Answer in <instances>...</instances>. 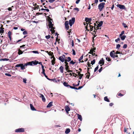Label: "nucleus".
<instances>
[{
    "label": "nucleus",
    "instance_id": "1",
    "mask_svg": "<svg viewBox=\"0 0 134 134\" xmlns=\"http://www.w3.org/2000/svg\"><path fill=\"white\" fill-rule=\"evenodd\" d=\"M52 20V19H50V20L48 21V25L49 28L51 29H50V31L53 33H54L55 32V31L54 30L55 28L53 27V25L52 24V23L51 21V20Z\"/></svg>",
    "mask_w": 134,
    "mask_h": 134
},
{
    "label": "nucleus",
    "instance_id": "2",
    "mask_svg": "<svg viewBox=\"0 0 134 134\" xmlns=\"http://www.w3.org/2000/svg\"><path fill=\"white\" fill-rule=\"evenodd\" d=\"M20 67L21 70H23L26 67V66L25 65V63H20L16 64L15 66V68Z\"/></svg>",
    "mask_w": 134,
    "mask_h": 134
},
{
    "label": "nucleus",
    "instance_id": "3",
    "mask_svg": "<svg viewBox=\"0 0 134 134\" xmlns=\"http://www.w3.org/2000/svg\"><path fill=\"white\" fill-rule=\"evenodd\" d=\"M80 81H78L77 84L76 85L74 83H73L72 85L74 86H71L69 85V88H70L71 89H74L75 90H76V87H75L79 86L80 85Z\"/></svg>",
    "mask_w": 134,
    "mask_h": 134
},
{
    "label": "nucleus",
    "instance_id": "4",
    "mask_svg": "<svg viewBox=\"0 0 134 134\" xmlns=\"http://www.w3.org/2000/svg\"><path fill=\"white\" fill-rule=\"evenodd\" d=\"M94 26H92L90 25V24H87V27H90V30L91 31H92L93 30V28H94V30L96 29V26H97V25H96V24L95 23H94Z\"/></svg>",
    "mask_w": 134,
    "mask_h": 134
},
{
    "label": "nucleus",
    "instance_id": "5",
    "mask_svg": "<svg viewBox=\"0 0 134 134\" xmlns=\"http://www.w3.org/2000/svg\"><path fill=\"white\" fill-rule=\"evenodd\" d=\"M75 20V18L74 17L72 18L71 19L69 20V24L70 26H71L74 23Z\"/></svg>",
    "mask_w": 134,
    "mask_h": 134
},
{
    "label": "nucleus",
    "instance_id": "6",
    "mask_svg": "<svg viewBox=\"0 0 134 134\" xmlns=\"http://www.w3.org/2000/svg\"><path fill=\"white\" fill-rule=\"evenodd\" d=\"M24 129L23 128H20L16 129L15 130L16 132H22L24 131Z\"/></svg>",
    "mask_w": 134,
    "mask_h": 134
},
{
    "label": "nucleus",
    "instance_id": "7",
    "mask_svg": "<svg viewBox=\"0 0 134 134\" xmlns=\"http://www.w3.org/2000/svg\"><path fill=\"white\" fill-rule=\"evenodd\" d=\"M103 23V21H101L99 24H97L98 26H97L96 27V30H100L101 28H99V27L102 26Z\"/></svg>",
    "mask_w": 134,
    "mask_h": 134
},
{
    "label": "nucleus",
    "instance_id": "8",
    "mask_svg": "<svg viewBox=\"0 0 134 134\" xmlns=\"http://www.w3.org/2000/svg\"><path fill=\"white\" fill-rule=\"evenodd\" d=\"M69 23L68 21H66L65 23V28L67 30H68L69 29Z\"/></svg>",
    "mask_w": 134,
    "mask_h": 134
},
{
    "label": "nucleus",
    "instance_id": "9",
    "mask_svg": "<svg viewBox=\"0 0 134 134\" xmlns=\"http://www.w3.org/2000/svg\"><path fill=\"white\" fill-rule=\"evenodd\" d=\"M115 51H111L110 52V57L113 59L114 58V56L115 55Z\"/></svg>",
    "mask_w": 134,
    "mask_h": 134
},
{
    "label": "nucleus",
    "instance_id": "10",
    "mask_svg": "<svg viewBox=\"0 0 134 134\" xmlns=\"http://www.w3.org/2000/svg\"><path fill=\"white\" fill-rule=\"evenodd\" d=\"M105 4L104 2H102L100 3L98 5L99 8H103L104 7Z\"/></svg>",
    "mask_w": 134,
    "mask_h": 134
},
{
    "label": "nucleus",
    "instance_id": "11",
    "mask_svg": "<svg viewBox=\"0 0 134 134\" xmlns=\"http://www.w3.org/2000/svg\"><path fill=\"white\" fill-rule=\"evenodd\" d=\"M70 108L68 106L66 105L65 107V110L66 113H69V111L70 110Z\"/></svg>",
    "mask_w": 134,
    "mask_h": 134
},
{
    "label": "nucleus",
    "instance_id": "12",
    "mask_svg": "<svg viewBox=\"0 0 134 134\" xmlns=\"http://www.w3.org/2000/svg\"><path fill=\"white\" fill-rule=\"evenodd\" d=\"M40 97L42 98V100L43 102H45L46 99L43 94H40Z\"/></svg>",
    "mask_w": 134,
    "mask_h": 134
},
{
    "label": "nucleus",
    "instance_id": "13",
    "mask_svg": "<svg viewBox=\"0 0 134 134\" xmlns=\"http://www.w3.org/2000/svg\"><path fill=\"white\" fill-rule=\"evenodd\" d=\"M69 44L71 43V46L72 47H73L74 46V43L73 40L71 39L70 38L69 40Z\"/></svg>",
    "mask_w": 134,
    "mask_h": 134
},
{
    "label": "nucleus",
    "instance_id": "14",
    "mask_svg": "<svg viewBox=\"0 0 134 134\" xmlns=\"http://www.w3.org/2000/svg\"><path fill=\"white\" fill-rule=\"evenodd\" d=\"M59 59L60 61L62 62H63L65 61V59H64L63 57L62 56H60L59 57Z\"/></svg>",
    "mask_w": 134,
    "mask_h": 134
},
{
    "label": "nucleus",
    "instance_id": "15",
    "mask_svg": "<svg viewBox=\"0 0 134 134\" xmlns=\"http://www.w3.org/2000/svg\"><path fill=\"white\" fill-rule=\"evenodd\" d=\"M30 106L31 109V110L32 111L36 110V109H35V108H34L33 105L31 104H30Z\"/></svg>",
    "mask_w": 134,
    "mask_h": 134
},
{
    "label": "nucleus",
    "instance_id": "16",
    "mask_svg": "<svg viewBox=\"0 0 134 134\" xmlns=\"http://www.w3.org/2000/svg\"><path fill=\"white\" fill-rule=\"evenodd\" d=\"M117 7L120 8H125V6L123 5H121L120 4H118L117 5Z\"/></svg>",
    "mask_w": 134,
    "mask_h": 134
},
{
    "label": "nucleus",
    "instance_id": "17",
    "mask_svg": "<svg viewBox=\"0 0 134 134\" xmlns=\"http://www.w3.org/2000/svg\"><path fill=\"white\" fill-rule=\"evenodd\" d=\"M25 65L26 66L30 65V66H32L33 65V64L32 63V61L30 62H29L26 63H25Z\"/></svg>",
    "mask_w": 134,
    "mask_h": 134
},
{
    "label": "nucleus",
    "instance_id": "18",
    "mask_svg": "<svg viewBox=\"0 0 134 134\" xmlns=\"http://www.w3.org/2000/svg\"><path fill=\"white\" fill-rule=\"evenodd\" d=\"M63 84L66 87H67L68 88H69V85L68 84V82H64L63 83Z\"/></svg>",
    "mask_w": 134,
    "mask_h": 134
},
{
    "label": "nucleus",
    "instance_id": "19",
    "mask_svg": "<svg viewBox=\"0 0 134 134\" xmlns=\"http://www.w3.org/2000/svg\"><path fill=\"white\" fill-rule=\"evenodd\" d=\"M92 20L91 18H85V21L87 22H90Z\"/></svg>",
    "mask_w": 134,
    "mask_h": 134
},
{
    "label": "nucleus",
    "instance_id": "20",
    "mask_svg": "<svg viewBox=\"0 0 134 134\" xmlns=\"http://www.w3.org/2000/svg\"><path fill=\"white\" fill-rule=\"evenodd\" d=\"M60 72L62 73L63 72L64 67L63 66H61L59 68Z\"/></svg>",
    "mask_w": 134,
    "mask_h": 134
},
{
    "label": "nucleus",
    "instance_id": "21",
    "mask_svg": "<svg viewBox=\"0 0 134 134\" xmlns=\"http://www.w3.org/2000/svg\"><path fill=\"white\" fill-rule=\"evenodd\" d=\"M119 37L122 40H124L126 37V36L125 35L122 36H120Z\"/></svg>",
    "mask_w": 134,
    "mask_h": 134
},
{
    "label": "nucleus",
    "instance_id": "22",
    "mask_svg": "<svg viewBox=\"0 0 134 134\" xmlns=\"http://www.w3.org/2000/svg\"><path fill=\"white\" fill-rule=\"evenodd\" d=\"M53 102H50L47 106V108H49L52 106Z\"/></svg>",
    "mask_w": 134,
    "mask_h": 134
},
{
    "label": "nucleus",
    "instance_id": "23",
    "mask_svg": "<svg viewBox=\"0 0 134 134\" xmlns=\"http://www.w3.org/2000/svg\"><path fill=\"white\" fill-rule=\"evenodd\" d=\"M77 115L78 119L80 120V121H82V118L81 115H80L79 114H77Z\"/></svg>",
    "mask_w": 134,
    "mask_h": 134
},
{
    "label": "nucleus",
    "instance_id": "24",
    "mask_svg": "<svg viewBox=\"0 0 134 134\" xmlns=\"http://www.w3.org/2000/svg\"><path fill=\"white\" fill-rule=\"evenodd\" d=\"M70 129L69 128H67L66 129V130L65 131V133L66 134H68L70 132Z\"/></svg>",
    "mask_w": 134,
    "mask_h": 134
},
{
    "label": "nucleus",
    "instance_id": "25",
    "mask_svg": "<svg viewBox=\"0 0 134 134\" xmlns=\"http://www.w3.org/2000/svg\"><path fill=\"white\" fill-rule=\"evenodd\" d=\"M32 62L33 64L34 65H37L39 63V62L38 61H37L35 60V61H32Z\"/></svg>",
    "mask_w": 134,
    "mask_h": 134
},
{
    "label": "nucleus",
    "instance_id": "26",
    "mask_svg": "<svg viewBox=\"0 0 134 134\" xmlns=\"http://www.w3.org/2000/svg\"><path fill=\"white\" fill-rule=\"evenodd\" d=\"M71 60V58L70 57H67V59L65 60V61H66L67 62H69Z\"/></svg>",
    "mask_w": 134,
    "mask_h": 134
},
{
    "label": "nucleus",
    "instance_id": "27",
    "mask_svg": "<svg viewBox=\"0 0 134 134\" xmlns=\"http://www.w3.org/2000/svg\"><path fill=\"white\" fill-rule=\"evenodd\" d=\"M104 100L108 102H109L110 101L108 98L107 96L105 97L104 98Z\"/></svg>",
    "mask_w": 134,
    "mask_h": 134
},
{
    "label": "nucleus",
    "instance_id": "28",
    "mask_svg": "<svg viewBox=\"0 0 134 134\" xmlns=\"http://www.w3.org/2000/svg\"><path fill=\"white\" fill-rule=\"evenodd\" d=\"M24 52V51H22L21 50L19 49L18 52V54L19 55H20V54H22Z\"/></svg>",
    "mask_w": 134,
    "mask_h": 134
},
{
    "label": "nucleus",
    "instance_id": "29",
    "mask_svg": "<svg viewBox=\"0 0 134 134\" xmlns=\"http://www.w3.org/2000/svg\"><path fill=\"white\" fill-rule=\"evenodd\" d=\"M129 129L128 128H126L125 127L124 128V132H125L126 133V134H130V132H128L127 130L128 129Z\"/></svg>",
    "mask_w": 134,
    "mask_h": 134
},
{
    "label": "nucleus",
    "instance_id": "30",
    "mask_svg": "<svg viewBox=\"0 0 134 134\" xmlns=\"http://www.w3.org/2000/svg\"><path fill=\"white\" fill-rule=\"evenodd\" d=\"M83 55L82 54V55L81 56L79 59V63H80L81 62V60L83 59Z\"/></svg>",
    "mask_w": 134,
    "mask_h": 134
},
{
    "label": "nucleus",
    "instance_id": "31",
    "mask_svg": "<svg viewBox=\"0 0 134 134\" xmlns=\"http://www.w3.org/2000/svg\"><path fill=\"white\" fill-rule=\"evenodd\" d=\"M95 59H93L92 61H91V64L92 65H93L95 64Z\"/></svg>",
    "mask_w": 134,
    "mask_h": 134
},
{
    "label": "nucleus",
    "instance_id": "32",
    "mask_svg": "<svg viewBox=\"0 0 134 134\" xmlns=\"http://www.w3.org/2000/svg\"><path fill=\"white\" fill-rule=\"evenodd\" d=\"M42 73L44 75V76H45V77L48 79V80H49V78H48V76L47 75H46L45 73V72H42Z\"/></svg>",
    "mask_w": 134,
    "mask_h": 134
},
{
    "label": "nucleus",
    "instance_id": "33",
    "mask_svg": "<svg viewBox=\"0 0 134 134\" xmlns=\"http://www.w3.org/2000/svg\"><path fill=\"white\" fill-rule=\"evenodd\" d=\"M65 66V69L66 71H67L69 69V65L67 66Z\"/></svg>",
    "mask_w": 134,
    "mask_h": 134
},
{
    "label": "nucleus",
    "instance_id": "34",
    "mask_svg": "<svg viewBox=\"0 0 134 134\" xmlns=\"http://www.w3.org/2000/svg\"><path fill=\"white\" fill-rule=\"evenodd\" d=\"M85 85V84H84L83 86H80L78 88H77L76 87V90H80V89H81V88H82Z\"/></svg>",
    "mask_w": 134,
    "mask_h": 134
},
{
    "label": "nucleus",
    "instance_id": "35",
    "mask_svg": "<svg viewBox=\"0 0 134 134\" xmlns=\"http://www.w3.org/2000/svg\"><path fill=\"white\" fill-rule=\"evenodd\" d=\"M122 25L125 28H126L127 27H128V26L126 25V24L125 23H123L122 24Z\"/></svg>",
    "mask_w": 134,
    "mask_h": 134
},
{
    "label": "nucleus",
    "instance_id": "36",
    "mask_svg": "<svg viewBox=\"0 0 134 134\" xmlns=\"http://www.w3.org/2000/svg\"><path fill=\"white\" fill-rule=\"evenodd\" d=\"M75 62H74L73 60H71L70 62V64H72L74 65L75 63Z\"/></svg>",
    "mask_w": 134,
    "mask_h": 134
},
{
    "label": "nucleus",
    "instance_id": "37",
    "mask_svg": "<svg viewBox=\"0 0 134 134\" xmlns=\"http://www.w3.org/2000/svg\"><path fill=\"white\" fill-rule=\"evenodd\" d=\"M106 59L108 62H110L111 61V59L109 57H107L106 58Z\"/></svg>",
    "mask_w": 134,
    "mask_h": 134
},
{
    "label": "nucleus",
    "instance_id": "38",
    "mask_svg": "<svg viewBox=\"0 0 134 134\" xmlns=\"http://www.w3.org/2000/svg\"><path fill=\"white\" fill-rule=\"evenodd\" d=\"M32 52L35 54H39V52H38V51H32Z\"/></svg>",
    "mask_w": 134,
    "mask_h": 134
},
{
    "label": "nucleus",
    "instance_id": "39",
    "mask_svg": "<svg viewBox=\"0 0 134 134\" xmlns=\"http://www.w3.org/2000/svg\"><path fill=\"white\" fill-rule=\"evenodd\" d=\"M41 67L42 69V72H45V70L44 69V66L43 65H42Z\"/></svg>",
    "mask_w": 134,
    "mask_h": 134
},
{
    "label": "nucleus",
    "instance_id": "40",
    "mask_svg": "<svg viewBox=\"0 0 134 134\" xmlns=\"http://www.w3.org/2000/svg\"><path fill=\"white\" fill-rule=\"evenodd\" d=\"M99 68L98 65L95 68L94 72H96L98 69Z\"/></svg>",
    "mask_w": 134,
    "mask_h": 134
},
{
    "label": "nucleus",
    "instance_id": "41",
    "mask_svg": "<svg viewBox=\"0 0 134 134\" xmlns=\"http://www.w3.org/2000/svg\"><path fill=\"white\" fill-rule=\"evenodd\" d=\"M9 59H7L5 58H3V59H2L1 60H0L1 61H8Z\"/></svg>",
    "mask_w": 134,
    "mask_h": 134
},
{
    "label": "nucleus",
    "instance_id": "42",
    "mask_svg": "<svg viewBox=\"0 0 134 134\" xmlns=\"http://www.w3.org/2000/svg\"><path fill=\"white\" fill-rule=\"evenodd\" d=\"M124 31H122L121 33L119 35V36H123V35L124 34Z\"/></svg>",
    "mask_w": 134,
    "mask_h": 134
},
{
    "label": "nucleus",
    "instance_id": "43",
    "mask_svg": "<svg viewBox=\"0 0 134 134\" xmlns=\"http://www.w3.org/2000/svg\"><path fill=\"white\" fill-rule=\"evenodd\" d=\"M101 60V62H102V65H103L104 64V59H103V58H102L101 59V60Z\"/></svg>",
    "mask_w": 134,
    "mask_h": 134
},
{
    "label": "nucleus",
    "instance_id": "44",
    "mask_svg": "<svg viewBox=\"0 0 134 134\" xmlns=\"http://www.w3.org/2000/svg\"><path fill=\"white\" fill-rule=\"evenodd\" d=\"M72 54L74 55H76V52L75 51V50L73 49H72Z\"/></svg>",
    "mask_w": 134,
    "mask_h": 134
},
{
    "label": "nucleus",
    "instance_id": "45",
    "mask_svg": "<svg viewBox=\"0 0 134 134\" xmlns=\"http://www.w3.org/2000/svg\"><path fill=\"white\" fill-rule=\"evenodd\" d=\"M25 45H23L22 46H20V49H21L22 48H25L26 47H25Z\"/></svg>",
    "mask_w": 134,
    "mask_h": 134
},
{
    "label": "nucleus",
    "instance_id": "46",
    "mask_svg": "<svg viewBox=\"0 0 134 134\" xmlns=\"http://www.w3.org/2000/svg\"><path fill=\"white\" fill-rule=\"evenodd\" d=\"M120 39L119 38H118L117 39H116L115 40V41L117 43L119 41H120Z\"/></svg>",
    "mask_w": 134,
    "mask_h": 134
},
{
    "label": "nucleus",
    "instance_id": "47",
    "mask_svg": "<svg viewBox=\"0 0 134 134\" xmlns=\"http://www.w3.org/2000/svg\"><path fill=\"white\" fill-rule=\"evenodd\" d=\"M27 34V31H26L25 30L23 32V34L24 35Z\"/></svg>",
    "mask_w": 134,
    "mask_h": 134
},
{
    "label": "nucleus",
    "instance_id": "48",
    "mask_svg": "<svg viewBox=\"0 0 134 134\" xmlns=\"http://www.w3.org/2000/svg\"><path fill=\"white\" fill-rule=\"evenodd\" d=\"M45 38L47 39H49L50 38V36L49 35H48L46 36H45Z\"/></svg>",
    "mask_w": 134,
    "mask_h": 134
},
{
    "label": "nucleus",
    "instance_id": "49",
    "mask_svg": "<svg viewBox=\"0 0 134 134\" xmlns=\"http://www.w3.org/2000/svg\"><path fill=\"white\" fill-rule=\"evenodd\" d=\"M121 45L119 44H118L116 45V48L119 49Z\"/></svg>",
    "mask_w": 134,
    "mask_h": 134
},
{
    "label": "nucleus",
    "instance_id": "50",
    "mask_svg": "<svg viewBox=\"0 0 134 134\" xmlns=\"http://www.w3.org/2000/svg\"><path fill=\"white\" fill-rule=\"evenodd\" d=\"M52 58H53V59L52 60L51 62H55V59L54 56L53 57H52L51 58L52 59Z\"/></svg>",
    "mask_w": 134,
    "mask_h": 134
},
{
    "label": "nucleus",
    "instance_id": "51",
    "mask_svg": "<svg viewBox=\"0 0 134 134\" xmlns=\"http://www.w3.org/2000/svg\"><path fill=\"white\" fill-rule=\"evenodd\" d=\"M41 10H46L47 12H48L49 11V9H41Z\"/></svg>",
    "mask_w": 134,
    "mask_h": 134
},
{
    "label": "nucleus",
    "instance_id": "52",
    "mask_svg": "<svg viewBox=\"0 0 134 134\" xmlns=\"http://www.w3.org/2000/svg\"><path fill=\"white\" fill-rule=\"evenodd\" d=\"M127 45L126 44H124L123 47V48L124 49H125L127 47Z\"/></svg>",
    "mask_w": 134,
    "mask_h": 134
},
{
    "label": "nucleus",
    "instance_id": "53",
    "mask_svg": "<svg viewBox=\"0 0 134 134\" xmlns=\"http://www.w3.org/2000/svg\"><path fill=\"white\" fill-rule=\"evenodd\" d=\"M67 71L65 72V73H66L67 72H72V70H69V69Z\"/></svg>",
    "mask_w": 134,
    "mask_h": 134
},
{
    "label": "nucleus",
    "instance_id": "54",
    "mask_svg": "<svg viewBox=\"0 0 134 134\" xmlns=\"http://www.w3.org/2000/svg\"><path fill=\"white\" fill-rule=\"evenodd\" d=\"M60 81V80H56L55 79H54V82H59Z\"/></svg>",
    "mask_w": 134,
    "mask_h": 134
},
{
    "label": "nucleus",
    "instance_id": "55",
    "mask_svg": "<svg viewBox=\"0 0 134 134\" xmlns=\"http://www.w3.org/2000/svg\"><path fill=\"white\" fill-rule=\"evenodd\" d=\"M5 75L6 76H11V75L9 73H5Z\"/></svg>",
    "mask_w": 134,
    "mask_h": 134
},
{
    "label": "nucleus",
    "instance_id": "56",
    "mask_svg": "<svg viewBox=\"0 0 134 134\" xmlns=\"http://www.w3.org/2000/svg\"><path fill=\"white\" fill-rule=\"evenodd\" d=\"M87 73L88 74H89V76H90V73L89 72V70L90 69V68H87Z\"/></svg>",
    "mask_w": 134,
    "mask_h": 134
},
{
    "label": "nucleus",
    "instance_id": "57",
    "mask_svg": "<svg viewBox=\"0 0 134 134\" xmlns=\"http://www.w3.org/2000/svg\"><path fill=\"white\" fill-rule=\"evenodd\" d=\"M103 69V67H101L98 70L99 72H100L102 71V70Z\"/></svg>",
    "mask_w": 134,
    "mask_h": 134
},
{
    "label": "nucleus",
    "instance_id": "58",
    "mask_svg": "<svg viewBox=\"0 0 134 134\" xmlns=\"http://www.w3.org/2000/svg\"><path fill=\"white\" fill-rule=\"evenodd\" d=\"M11 32L10 31H9L8 32V36H11Z\"/></svg>",
    "mask_w": 134,
    "mask_h": 134
},
{
    "label": "nucleus",
    "instance_id": "59",
    "mask_svg": "<svg viewBox=\"0 0 134 134\" xmlns=\"http://www.w3.org/2000/svg\"><path fill=\"white\" fill-rule=\"evenodd\" d=\"M93 51H92V52H90L88 53L89 54H91L92 55H93V56L94 55H95V53H94L93 52Z\"/></svg>",
    "mask_w": 134,
    "mask_h": 134
},
{
    "label": "nucleus",
    "instance_id": "60",
    "mask_svg": "<svg viewBox=\"0 0 134 134\" xmlns=\"http://www.w3.org/2000/svg\"><path fill=\"white\" fill-rule=\"evenodd\" d=\"M66 61H65L64 63L65 64V66H67L68 65V63Z\"/></svg>",
    "mask_w": 134,
    "mask_h": 134
},
{
    "label": "nucleus",
    "instance_id": "61",
    "mask_svg": "<svg viewBox=\"0 0 134 134\" xmlns=\"http://www.w3.org/2000/svg\"><path fill=\"white\" fill-rule=\"evenodd\" d=\"M26 79H23V82L25 83H26Z\"/></svg>",
    "mask_w": 134,
    "mask_h": 134
},
{
    "label": "nucleus",
    "instance_id": "62",
    "mask_svg": "<svg viewBox=\"0 0 134 134\" xmlns=\"http://www.w3.org/2000/svg\"><path fill=\"white\" fill-rule=\"evenodd\" d=\"M115 54H120V52L118 51H117L116 52H114Z\"/></svg>",
    "mask_w": 134,
    "mask_h": 134
},
{
    "label": "nucleus",
    "instance_id": "63",
    "mask_svg": "<svg viewBox=\"0 0 134 134\" xmlns=\"http://www.w3.org/2000/svg\"><path fill=\"white\" fill-rule=\"evenodd\" d=\"M54 1H55V0H49V2L50 3H53Z\"/></svg>",
    "mask_w": 134,
    "mask_h": 134
},
{
    "label": "nucleus",
    "instance_id": "64",
    "mask_svg": "<svg viewBox=\"0 0 134 134\" xmlns=\"http://www.w3.org/2000/svg\"><path fill=\"white\" fill-rule=\"evenodd\" d=\"M114 105V104L113 103H109V105L110 106H112Z\"/></svg>",
    "mask_w": 134,
    "mask_h": 134
}]
</instances>
